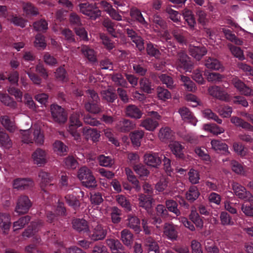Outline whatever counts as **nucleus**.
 Instances as JSON below:
<instances>
[{
    "label": "nucleus",
    "mask_w": 253,
    "mask_h": 253,
    "mask_svg": "<svg viewBox=\"0 0 253 253\" xmlns=\"http://www.w3.org/2000/svg\"><path fill=\"white\" fill-rule=\"evenodd\" d=\"M78 178L83 184L87 187H95L96 181L91 170L86 167L81 168L78 172Z\"/></svg>",
    "instance_id": "obj_1"
},
{
    "label": "nucleus",
    "mask_w": 253,
    "mask_h": 253,
    "mask_svg": "<svg viewBox=\"0 0 253 253\" xmlns=\"http://www.w3.org/2000/svg\"><path fill=\"white\" fill-rule=\"evenodd\" d=\"M80 115V112H76L71 115L70 118V125L68 129V131L76 140H79L81 138L80 134L78 130V128L82 126V123L79 120Z\"/></svg>",
    "instance_id": "obj_2"
},
{
    "label": "nucleus",
    "mask_w": 253,
    "mask_h": 253,
    "mask_svg": "<svg viewBox=\"0 0 253 253\" xmlns=\"http://www.w3.org/2000/svg\"><path fill=\"white\" fill-rule=\"evenodd\" d=\"M232 187L235 195L239 198L247 202H253V196L249 191H247L244 186L238 183L233 182Z\"/></svg>",
    "instance_id": "obj_3"
},
{
    "label": "nucleus",
    "mask_w": 253,
    "mask_h": 253,
    "mask_svg": "<svg viewBox=\"0 0 253 253\" xmlns=\"http://www.w3.org/2000/svg\"><path fill=\"white\" fill-rule=\"evenodd\" d=\"M175 66L178 69H183L186 72H190L193 67L190 58L184 51L180 52L178 54V59Z\"/></svg>",
    "instance_id": "obj_4"
},
{
    "label": "nucleus",
    "mask_w": 253,
    "mask_h": 253,
    "mask_svg": "<svg viewBox=\"0 0 253 253\" xmlns=\"http://www.w3.org/2000/svg\"><path fill=\"white\" fill-rule=\"evenodd\" d=\"M32 206V202L27 196L23 195L20 196L16 203L15 211L19 214H22L27 213Z\"/></svg>",
    "instance_id": "obj_5"
},
{
    "label": "nucleus",
    "mask_w": 253,
    "mask_h": 253,
    "mask_svg": "<svg viewBox=\"0 0 253 253\" xmlns=\"http://www.w3.org/2000/svg\"><path fill=\"white\" fill-rule=\"evenodd\" d=\"M79 6L80 11L91 19L95 20L101 15L100 11L92 4L84 3L80 4Z\"/></svg>",
    "instance_id": "obj_6"
},
{
    "label": "nucleus",
    "mask_w": 253,
    "mask_h": 253,
    "mask_svg": "<svg viewBox=\"0 0 253 253\" xmlns=\"http://www.w3.org/2000/svg\"><path fill=\"white\" fill-rule=\"evenodd\" d=\"M52 117L55 122L64 123L67 119V115L63 108L57 105L53 104L50 106Z\"/></svg>",
    "instance_id": "obj_7"
},
{
    "label": "nucleus",
    "mask_w": 253,
    "mask_h": 253,
    "mask_svg": "<svg viewBox=\"0 0 253 253\" xmlns=\"http://www.w3.org/2000/svg\"><path fill=\"white\" fill-rule=\"evenodd\" d=\"M31 158L34 164L42 166L47 162V153L44 150L39 148L33 152Z\"/></svg>",
    "instance_id": "obj_8"
},
{
    "label": "nucleus",
    "mask_w": 253,
    "mask_h": 253,
    "mask_svg": "<svg viewBox=\"0 0 253 253\" xmlns=\"http://www.w3.org/2000/svg\"><path fill=\"white\" fill-rule=\"evenodd\" d=\"M107 235V230L100 224H98L88 234L89 238L92 241L104 239Z\"/></svg>",
    "instance_id": "obj_9"
},
{
    "label": "nucleus",
    "mask_w": 253,
    "mask_h": 253,
    "mask_svg": "<svg viewBox=\"0 0 253 253\" xmlns=\"http://www.w3.org/2000/svg\"><path fill=\"white\" fill-rule=\"evenodd\" d=\"M232 83L242 94L246 96H250L253 94V90L237 78H233Z\"/></svg>",
    "instance_id": "obj_10"
},
{
    "label": "nucleus",
    "mask_w": 253,
    "mask_h": 253,
    "mask_svg": "<svg viewBox=\"0 0 253 253\" xmlns=\"http://www.w3.org/2000/svg\"><path fill=\"white\" fill-rule=\"evenodd\" d=\"M144 162L148 166L157 168L161 164V160L158 153H147L144 156Z\"/></svg>",
    "instance_id": "obj_11"
},
{
    "label": "nucleus",
    "mask_w": 253,
    "mask_h": 253,
    "mask_svg": "<svg viewBox=\"0 0 253 253\" xmlns=\"http://www.w3.org/2000/svg\"><path fill=\"white\" fill-rule=\"evenodd\" d=\"M207 52L206 47L201 45H192L189 47L190 55L197 60H200Z\"/></svg>",
    "instance_id": "obj_12"
},
{
    "label": "nucleus",
    "mask_w": 253,
    "mask_h": 253,
    "mask_svg": "<svg viewBox=\"0 0 253 253\" xmlns=\"http://www.w3.org/2000/svg\"><path fill=\"white\" fill-rule=\"evenodd\" d=\"M34 185L33 181L30 178H17L14 180L13 188L15 189L24 190L31 188Z\"/></svg>",
    "instance_id": "obj_13"
},
{
    "label": "nucleus",
    "mask_w": 253,
    "mask_h": 253,
    "mask_svg": "<svg viewBox=\"0 0 253 253\" xmlns=\"http://www.w3.org/2000/svg\"><path fill=\"white\" fill-rule=\"evenodd\" d=\"M33 130V143L34 142L38 146L42 145L44 142L43 132L38 126H34Z\"/></svg>",
    "instance_id": "obj_14"
},
{
    "label": "nucleus",
    "mask_w": 253,
    "mask_h": 253,
    "mask_svg": "<svg viewBox=\"0 0 253 253\" xmlns=\"http://www.w3.org/2000/svg\"><path fill=\"white\" fill-rule=\"evenodd\" d=\"M83 135L86 139H90L93 142L98 141L100 136V132L96 129L85 127L83 131Z\"/></svg>",
    "instance_id": "obj_15"
},
{
    "label": "nucleus",
    "mask_w": 253,
    "mask_h": 253,
    "mask_svg": "<svg viewBox=\"0 0 253 253\" xmlns=\"http://www.w3.org/2000/svg\"><path fill=\"white\" fill-rule=\"evenodd\" d=\"M179 113L182 119L185 122L190 123L193 126H196L197 120L193 116L188 108L182 107L179 110Z\"/></svg>",
    "instance_id": "obj_16"
},
{
    "label": "nucleus",
    "mask_w": 253,
    "mask_h": 253,
    "mask_svg": "<svg viewBox=\"0 0 253 253\" xmlns=\"http://www.w3.org/2000/svg\"><path fill=\"white\" fill-rule=\"evenodd\" d=\"M135 124L128 120L124 119L117 125V128L121 132H126L134 128Z\"/></svg>",
    "instance_id": "obj_17"
},
{
    "label": "nucleus",
    "mask_w": 253,
    "mask_h": 253,
    "mask_svg": "<svg viewBox=\"0 0 253 253\" xmlns=\"http://www.w3.org/2000/svg\"><path fill=\"white\" fill-rule=\"evenodd\" d=\"M39 177L41 178V187L45 192L46 190L44 188L53 185L50 183L53 180V178L48 173L42 171L40 172Z\"/></svg>",
    "instance_id": "obj_18"
},
{
    "label": "nucleus",
    "mask_w": 253,
    "mask_h": 253,
    "mask_svg": "<svg viewBox=\"0 0 253 253\" xmlns=\"http://www.w3.org/2000/svg\"><path fill=\"white\" fill-rule=\"evenodd\" d=\"M0 122L2 126L9 132H13L16 130L14 121L10 120L7 116H1Z\"/></svg>",
    "instance_id": "obj_19"
},
{
    "label": "nucleus",
    "mask_w": 253,
    "mask_h": 253,
    "mask_svg": "<svg viewBox=\"0 0 253 253\" xmlns=\"http://www.w3.org/2000/svg\"><path fill=\"white\" fill-rule=\"evenodd\" d=\"M169 148L172 152V153L178 158H182L184 156L183 149L184 147L181 143L178 141H171L170 142Z\"/></svg>",
    "instance_id": "obj_20"
},
{
    "label": "nucleus",
    "mask_w": 253,
    "mask_h": 253,
    "mask_svg": "<svg viewBox=\"0 0 253 253\" xmlns=\"http://www.w3.org/2000/svg\"><path fill=\"white\" fill-rule=\"evenodd\" d=\"M205 66L208 69L212 70L223 71L224 67L220 62L217 59L213 58H209L205 61Z\"/></svg>",
    "instance_id": "obj_21"
},
{
    "label": "nucleus",
    "mask_w": 253,
    "mask_h": 253,
    "mask_svg": "<svg viewBox=\"0 0 253 253\" xmlns=\"http://www.w3.org/2000/svg\"><path fill=\"white\" fill-rule=\"evenodd\" d=\"M138 201L140 207L147 211L151 209L153 203V198L151 197L141 194L139 195Z\"/></svg>",
    "instance_id": "obj_22"
},
{
    "label": "nucleus",
    "mask_w": 253,
    "mask_h": 253,
    "mask_svg": "<svg viewBox=\"0 0 253 253\" xmlns=\"http://www.w3.org/2000/svg\"><path fill=\"white\" fill-rule=\"evenodd\" d=\"M127 34L128 37L131 38L132 42L135 43L139 50L144 49L143 41L140 37L137 36L135 32L131 29H127Z\"/></svg>",
    "instance_id": "obj_23"
},
{
    "label": "nucleus",
    "mask_w": 253,
    "mask_h": 253,
    "mask_svg": "<svg viewBox=\"0 0 253 253\" xmlns=\"http://www.w3.org/2000/svg\"><path fill=\"white\" fill-rule=\"evenodd\" d=\"M140 126L147 130L153 131L159 126V123L156 120L148 118L141 122Z\"/></svg>",
    "instance_id": "obj_24"
},
{
    "label": "nucleus",
    "mask_w": 253,
    "mask_h": 253,
    "mask_svg": "<svg viewBox=\"0 0 253 253\" xmlns=\"http://www.w3.org/2000/svg\"><path fill=\"white\" fill-rule=\"evenodd\" d=\"M127 116L134 119H140L142 115V112L136 106L130 105L127 106L126 110Z\"/></svg>",
    "instance_id": "obj_25"
},
{
    "label": "nucleus",
    "mask_w": 253,
    "mask_h": 253,
    "mask_svg": "<svg viewBox=\"0 0 253 253\" xmlns=\"http://www.w3.org/2000/svg\"><path fill=\"white\" fill-rule=\"evenodd\" d=\"M164 233L170 240H175L177 233L174 226L170 224L166 223L164 226Z\"/></svg>",
    "instance_id": "obj_26"
},
{
    "label": "nucleus",
    "mask_w": 253,
    "mask_h": 253,
    "mask_svg": "<svg viewBox=\"0 0 253 253\" xmlns=\"http://www.w3.org/2000/svg\"><path fill=\"white\" fill-rule=\"evenodd\" d=\"M172 130L168 127H162L159 132L158 137L161 141L166 142L172 136Z\"/></svg>",
    "instance_id": "obj_27"
},
{
    "label": "nucleus",
    "mask_w": 253,
    "mask_h": 253,
    "mask_svg": "<svg viewBox=\"0 0 253 253\" xmlns=\"http://www.w3.org/2000/svg\"><path fill=\"white\" fill-rule=\"evenodd\" d=\"M144 135L143 130H135L130 134V137L132 144L139 147L141 144V140Z\"/></svg>",
    "instance_id": "obj_28"
},
{
    "label": "nucleus",
    "mask_w": 253,
    "mask_h": 253,
    "mask_svg": "<svg viewBox=\"0 0 253 253\" xmlns=\"http://www.w3.org/2000/svg\"><path fill=\"white\" fill-rule=\"evenodd\" d=\"M212 148L215 151L222 152L224 154H228V146L224 143L221 142L218 140H212L211 141Z\"/></svg>",
    "instance_id": "obj_29"
},
{
    "label": "nucleus",
    "mask_w": 253,
    "mask_h": 253,
    "mask_svg": "<svg viewBox=\"0 0 253 253\" xmlns=\"http://www.w3.org/2000/svg\"><path fill=\"white\" fill-rule=\"evenodd\" d=\"M128 226L131 229H133L134 231L139 233L141 231L140 226V220L136 216H133L131 215L128 216Z\"/></svg>",
    "instance_id": "obj_30"
},
{
    "label": "nucleus",
    "mask_w": 253,
    "mask_h": 253,
    "mask_svg": "<svg viewBox=\"0 0 253 253\" xmlns=\"http://www.w3.org/2000/svg\"><path fill=\"white\" fill-rule=\"evenodd\" d=\"M73 228L79 232L87 231L88 226L86 221L83 219H74L72 222Z\"/></svg>",
    "instance_id": "obj_31"
},
{
    "label": "nucleus",
    "mask_w": 253,
    "mask_h": 253,
    "mask_svg": "<svg viewBox=\"0 0 253 253\" xmlns=\"http://www.w3.org/2000/svg\"><path fill=\"white\" fill-rule=\"evenodd\" d=\"M130 16L132 18L137 20L141 24L147 27L148 24L142 16L141 12L136 8H132L130 10Z\"/></svg>",
    "instance_id": "obj_32"
},
{
    "label": "nucleus",
    "mask_w": 253,
    "mask_h": 253,
    "mask_svg": "<svg viewBox=\"0 0 253 253\" xmlns=\"http://www.w3.org/2000/svg\"><path fill=\"white\" fill-rule=\"evenodd\" d=\"M183 15L190 28L193 29L196 24V21L192 12L185 8L183 10Z\"/></svg>",
    "instance_id": "obj_33"
},
{
    "label": "nucleus",
    "mask_w": 253,
    "mask_h": 253,
    "mask_svg": "<svg viewBox=\"0 0 253 253\" xmlns=\"http://www.w3.org/2000/svg\"><path fill=\"white\" fill-rule=\"evenodd\" d=\"M81 51L84 55L91 62H95L96 60V55L93 49L87 45H83L81 47Z\"/></svg>",
    "instance_id": "obj_34"
},
{
    "label": "nucleus",
    "mask_w": 253,
    "mask_h": 253,
    "mask_svg": "<svg viewBox=\"0 0 253 253\" xmlns=\"http://www.w3.org/2000/svg\"><path fill=\"white\" fill-rule=\"evenodd\" d=\"M125 171L128 180L134 185V188L136 191H139L141 189V187L139 184V181L133 174L132 170L129 168H126Z\"/></svg>",
    "instance_id": "obj_35"
},
{
    "label": "nucleus",
    "mask_w": 253,
    "mask_h": 253,
    "mask_svg": "<svg viewBox=\"0 0 253 253\" xmlns=\"http://www.w3.org/2000/svg\"><path fill=\"white\" fill-rule=\"evenodd\" d=\"M180 80L183 83V85L185 87L186 90L191 92H195L196 90V87L195 84L186 76L181 75Z\"/></svg>",
    "instance_id": "obj_36"
},
{
    "label": "nucleus",
    "mask_w": 253,
    "mask_h": 253,
    "mask_svg": "<svg viewBox=\"0 0 253 253\" xmlns=\"http://www.w3.org/2000/svg\"><path fill=\"white\" fill-rule=\"evenodd\" d=\"M53 149L57 155L62 156L67 152L68 147L62 142L57 140L53 144Z\"/></svg>",
    "instance_id": "obj_37"
},
{
    "label": "nucleus",
    "mask_w": 253,
    "mask_h": 253,
    "mask_svg": "<svg viewBox=\"0 0 253 253\" xmlns=\"http://www.w3.org/2000/svg\"><path fill=\"white\" fill-rule=\"evenodd\" d=\"M121 240L127 246H131L133 242V235L127 229H124L121 232Z\"/></svg>",
    "instance_id": "obj_38"
},
{
    "label": "nucleus",
    "mask_w": 253,
    "mask_h": 253,
    "mask_svg": "<svg viewBox=\"0 0 253 253\" xmlns=\"http://www.w3.org/2000/svg\"><path fill=\"white\" fill-rule=\"evenodd\" d=\"M106 244L110 248L112 253H119V250L122 247V245L118 240L114 239H108L106 241Z\"/></svg>",
    "instance_id": "obj_39"
},
{
    "label": "nucleus",
    "mask_w": 253,
    "mask_h": 253,
    "mask_svg": "<svg viewBox=\"0 0 253 253\" xmlns=\"http://www.w3.org/2000/svg\"><path fill=\"white\" fill-rule=\"evenodd\" d=\"M200 192L198 188L195 186H191L186 192V198L190 201L193 202L199 196Z\"/></svg>",
    "instance_id": "obj_40"
},
{
    "label": "nucleus",
    "mask_w": 253,
    "mask_h": 253,
    "mask_svg": "<svg viewBox=\"0 0 253 253\" xmlns=\"http://www.w3.org/2000/svg\"><path fill=\"white\" fill-rule=\"evenodd\" d=\"M10 218L9 214L0 213V227L5 231L9 229L10 226Z\"/></svg>",
    "instance_id": "obj_41"
},
{
    "label": "nucleus",
    "mask_w": 253,
    "mask_h": 253,
    "mask_svg": "<svg viewBox=\"0 0 253 253\" xmlns=\"http://www.w3.org/2000/svg\"><path fill=\"white\" fill-rule=\"evenodd\" d=\"M116 201L118 204L123 208L126 211H129L131 210V206L129 201L122 195L116 196Z\"/></svg>",
    "instance_id": "obj_42"
},
{
    "label": "nucleus",
    "mask_w": 253,
    "mask_h": 253,
    "mask_svg": "<svg viewBox=\"0 0 253 253\" xmlns=\"http://www.w3.org/2000/svg\"><path fill=\"white\" fill-rule=\"evenodd\" d=\"M204 75L207 77L209 82L213 83H219L222 81L224 76L217 73H210L208 71H205Z\"/></svg>",
    "instance_id": "obj_43"
},
{
    "label": "nucleus",
    "mask_w": 253,
    "mask_h": 253,
    "mask_svg": "<svg viewBox=\"0 0 253 253\" xmlns=\"http://www.w3.org/2000/svg\"><path fill=\"white\" fill-rule=\"evenodd\" d=\"M33 131V128L31 130L29 129L25 130H21L20 133L21 134L22 141L26 144L33 143V136L31 132Z\"/></svg>",
    "instance_id": "obj_44"
},
{
    "label": "nucleus",
    "mask_w": 253,
    "mask_h": 253,
    "mask_svg": "<svg viewBox=\"0 0 253 253\" xmlns=\"http://www.w3.org/2000/svg\"><path fill=\"white\" fill-rule=\"evenodd\" d=\"M144 246L148 251H154L155 253H159V247L157 243L151 237L146 239Z\"/></svg>",
    "instance_id": "obj_45"
},
{
    "label": "nucleus",
    "mask_w": 253,
    "mask_h": 253,
    "mask_svg": "<svg viewBox=\"0 0 253 253\" xmlns=\"http://www.w3.org/2000/svg\"><path fill=\"white\" fill-rule=\"evenodd\" d=\"M0 145L5 148H9L12 146V142L7 133L0 131Z\"/></svg>",
    "instance_id": "obj_46"
},
{
    "label": "nucleus",
    "mask_w": 253,
    "mask_h": 253,
    "mask_svg": "<svg viewBox=\"0 0 253 253\" xmlns=\"http://www.w3.org/2000/svg\"><path fill=\"white\" fill-rule=\"evenodd\" d=\"M222 31L224 33L226 39L228 40L234 42L237 45H242L243 44V42L241 40L237 39L236 36L229 29L222 28Z\"/></svg>",
    "instance_id": "obj_47"
},
{
    "label": "nucleus",
    "mask_w": 253,
    "mask_h": 253,
    "mask_svg": "<svg viewBox=\"0 0 253 253\" xmlns=\"http://www.w3.org/2000/svg\"><path fill=\"white\" fill-rule=\"evenodd\" d=\"M231 122L237 126L250 130L252 129V126L249 124L236 117L231 118Z\"/></svg>",
    "instance_id": "obj_48"
},
{
    "label": "nucleus",
    "mask_w": 253,
    "mask_h": 253,
    "mask_svg": "<svg viewBox=\"0 0 253 253\" xmlns=\"http://www.w3.org/2000/svg\"><path fill=\"white\" fill-rule=\"evenodd\" d=\"M166 206L169 211L174 213L176 216L180 214V211L177 209V204L175 201L172 200H167L166 202Z\"/></svg>",
    "instance_id": "obj_49"
},
{
    "label": "nucleus",
    "mask_w": 253,
    "mask_h": 253,
    "mask_svg": "<svg viewBox=\"0 0 253 253\" xmlns=\"http://www.w3.org/2000/svg\"><path fill=\"white\" fill-rule=\"evenodd\" d=\"M203 117L208 120L212 119L218 124H221L222 122V120L215 114L211 109H207L203 111Z\"/></svg>",
    "instance_id": "obj_50"
},
{
    "label": "nucleus",
    "mask_w": 253,
    "mask_h": 253,
    "mask_svg": "<svg viewBox=\"0 0 253 253\" xmlns=\"http://www.w3.org/2000/svg\"><path fill=\"white\" fill-rule=\"evenodd\" d=\"M34 46L39 49H43L46 46L45 39L43 36L38 34L35 37Z\"/></svg>",
    "instance_id": "obj_51"
},
{
    "label": "nucleus",
    "mask_w": 253,
    "mask_h": 253,
    "mask_svg": "<svg viewBox=\"0 0 253 253\" xmlns=\"http://www.w3.org/2000/svg\"><path fill=\"white\" fill-rule=\"evenodd\" d=\"M29 216H25L20 218L17 221L13 223V229L14 231L22 228L30 221Z\"/></svg>",
    "instance_id": "obj_52"
},
{
    "label": "nucleus",
    "mask_w": 253,
    "mask_h": 253,
    "mask_svg": "<svg viewBox=\"0 0 253 253\" xmlns=\"http://www.w3.org/2000/svg\"><path fill=\"white\" fill-rule=\"evenodd\" d=\"M215 110L221 116L224 118L230 117L232 112V108L229 106H219L216 107Z\"/></svg>",
    "instance_id": "obj_53"
},
{
    "label": "nucleus",
    "mask_w": 253,
    "mask_h": 253,
    "mask_svg": "<svg viewBox=\"0 0 253 253\" xmlns=\"http://www.w3.org/2000/svg\"><path fill=\"white\" fill-rule=\"evenodd\" d=\"M228 46L231 53L235 57L241 60H243L245 59L243 51L240 47L235 46L231 44H228Z\"/></svg>",
    "instance_id": "obj_54"
},
{
    "label": "nucleus",
    "mask_w": 253,
    "mask_h": 253,
    "mask_svg": "<svg viewBox=\"0 0 253 253\" xmlns=\"http://www.w3.org/2000/svg\"><path fill=\"white\" fill-rule=\"evenodd\" d=\"M195 152L196 154L206 164H208L211 162L210 156L208 154L206 151L204 149L197 147L195 149Z\"/></svg>",
    "instance_id": "obj_55"
},
{
    "label": "nucleus",
    "mask_w": 253,
    "mask_h": 253,
    "mask_svg": "<svg viewBox=\"0 0 253 253\" xmlns=\"http://www.w3.org/2000/svg\"><path fill=\"white\" fill-rule=\"evenodd\" d=\"M102 97L107 102H113L116 99V95L110 88L101 92Z\"/></svg>",
    "instance_id": "obj_56"
},
{
    "label": "nucleus",
    "mask_w": 253,
    "mask_h": 253,
    "mask_svg": "<svg viewBox=\"0 0 253 253\" xmlns=\"http://www.w3.org/2000/svg\"><path fill=\"white\" fill-rule=\"evenodd\" d=\"M189 180L190 182L194 184H197L200 179L199 172L194 169H191L188 172Z\"/></svg>",
    "instance_id": "obj_57"
},
{
    "label": "nucleus",
    "mask_w": 253,
    "mask_h": 253,
    "mask_svg": "<svg viewBox=\"0 0 253 253\" xmlns=\"http://www.w3.org/2000/svg\"><path fill=\"white\" fill-rule=\"evenodd\" d=\"M166 11L169 15V18L174 22L178 23L180 21V15L178 12L171 7H168Z\"/></svg>",
    "instance_id": "obj_58"
},
{
    "label": "nucleus",
    "mask_w": 253,
    "mask_h": 253,
    "mask_svg": "<svg viewBox=\"0 0 253 253\" xmlns=\"http://www.w3.org/2000/svg\"><path fill=\"white\" fill-rule=\"evenodd\" d=\"M65 199L67 204L74 209L80 207V202L74 195L68 194L66 196Z\"/></svg>",
    "instance_id": "obj_59"
},
{
    "label": "nucleus",
    "mask_w": 253,
    "mask_h": 253,
    "mask_svg": "<svg viewBox=\"0 0 253 253\" xmlns=\"http://www.w3.org/2000/svg\"><path fill=\"white\" fill-rule=\"evenodd\" d=\"M157 95L158 98L162 100H166L171 97L170 93L167 89L161 87L157 88Z\"/></svg>",
    "instance_id": "obj_60"
},
{
    "label": "nucleus",
    "mask_w": 253,
    "mask_h": 253,
    "mask_svg": "<svg viewBox=\"0 0 253 253\" xmlns=\"http://www.w3.org/2000/svg\"><path fill=\"white\" fill-rule=\"evenodd\" d=\"M0 101L5 105L15 108L16 103L9 96L0 93Z\"/></svg>",
    "instance_id": "obj_61"
},
{
    "label": "nucleus",
    "mask_w": 253,
    "mask_h": 253,
    "mask_svg": "<svg viewBox=\"0 0 253 253\" xmlns=\"http://www.w3.org/2000/svg\"><path fill=\"white\" fill-rule=\"evenodd\" d=\"M99 164L103 167H110L114 164L113 160L109 156L101 155L98 158Z\"/></svg>",
    "instance_id": "obj_62"
},
{
    "label": "nucleus",
    "mask_w": 253,
    "mask_h": 253,
    "mask_svg": "<svg viewBox=\"0 0 253 253\" xmlns=\"http://www.w3.org/2000/svg\"><path fill=\"white\" fill-rule=\"evenodd\" d=\"M86 110L91 113L97 114L101 111V109L96 103L87 102L85 104Z\"/></svg>",
    "instance_id": "obj_63"
},
{
    "label": "nucleus",
    "mask_w": 253,
    "mask_h": 253,
    "mask_svg": "<svg viewBox=\"0 0 253 253\" xmlns=\"http://www.w3.org/2000/svg\"><path fill=\"white\" fill-rule=\"evenodd\" d=\"M133 169L140 177L147 176L149 173L148 169L142 165H135Z\"/></svg>",
    "instance_id": "obj_64"
}]
</instances>
